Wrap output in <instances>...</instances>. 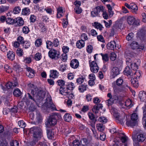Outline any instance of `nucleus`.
I'll list each match as a JSON object with an SVG mask.
<instances>
[{
  "instance_id": "1",
  "label": "nucleus",
  "mask_w": 146,
  "mask_h": 146,
  "mask_svg": "<svg viewBox=\"0 0 146 146\" xmlns=\"http://www.w3.org/2000/svg\"><path fill=\"white\" fill-rule=\"evenodd\" d=\"M30 86L31 87V93H28L26 94L25 97L23 99V101L27 104H29L30 100H32L36 103L42 100L44 98L45 94V92L39 89L33 84H31Z\"/></svg>"
},
{
  "instance_id": "2",
  "label": "nucleus",
  "mask_w": 146,
  "mask_h": 146,
  "mask_svg": "<svg viewBox=\"0 0 146 146\" xmlns=\"http://www.w3.org/2000/svg\"><path fill=\"white\" fill-rule=\"evenodd\" d=\"M61 118V116L58 113H53L48 118L46 125L48 127L54 126L57 123V120Z\"/></svg>"
},
{
  "instance_id": "3",
  "label": "nucleus",
  "mask_w": 146,
  "mask_h": 146,
  "mask_svg": "<svg viewBox=\"0 0 146 146\" xmlns=\"http://www.w3.org/2000/svg\"><path fill=\"white\" fill-rule=\"evenodd\" d=\"M30 132L33 134L34 138L40 139L42 135L41 129L40 128L37 127H33L30 129Z\"/></svg>"
},
{
  "instance_id": "4",
  "label": "nucleus",
  "mask_w": 146,
  "mask_h": 146,
  "mask_svg": "<svg viewBox=\"0 0 146 146\" xmlns=\"http://www.w3.org/2000/svg\"><path fill=\"white\" fill-rule=\"evenodd\" d=\"M48 55L50 58L52 59L57 60L60 57V53L53 49H52L50 50Z\"/></svg>"
},
{
  "instance_id": "5",
  "label": "nucleus",
  "mask_w": 146,
  "mask_h": 146,
  "mask_svg": "<svg viewBox=\"0 0 146 146\" xmlns=\"http://www.w3.org/2000/svg\"><path fill=\"white\" fill-rule=\"evenodd\" d=\"M46 100V102L44 104V105L47 108L51 109L52 110H56L55 106L53 103L50 97L47 98Z\"/></svg>"
},
{
  "instance_id": "6",
  "label": "nucleus",
  "mask_w": 146,
  "mask_h": 146,
  "mask_svg": "<svg viewBox=\"0 0 146 146\" xmlns=\"http://www.w3.org/2000/svg\"><path fill=\"white\" fill-rule=\"evenodd\" d=\"M104 7L103 6H98L94 8L93 11L91 12V15L93 17L98 16L99 14L101 11H103Z\"/></svg>"
},
{
  "instance_id": "7",
  "label": "nucleus",
  "mask_w": 146,
  "mask_h": 146,
  "mask_svg": "<svg viewBox=\"0 0 146 146\" xmlns=\"http://www.w3.org/2000/svg\"><path fill=\"white\" fill-rule=\"evenodd\" d=\"M127 23L130 25H139V22L136 20L133 16H129L127 17Z\"/></svg>"
},
{
  "instance_id": "8",
  "label": "nucleus",
  "mask_w": 146,
  "mask_h": 146,
  "mask_svg": "<svg viewBox=\"0 0 146 146\" xmlns=\"http://www.w3.org/2000/svg\"><path fill=\"white\" fill-rule=\"evenodd\" d=\"M117 137L119 138L122 143H125L127 141L128 138L123 133H116Z\"/></svg>"
},
{
  "instance_id": "9",
  "label": "nucleus",
  "mask_w": 146,
  "mask_h": 146,
  "mask_svg": "<svg viewBox=\"0 0 146 146\" xmlns=\"http://www.w3.org/2000/svg\"><path fill=\"white\" fill-rule=\"evenodd\" d=\"M14 24L16 26H22L24 23V21L21 17H18L14 19Z\"/></svg>"
},
{
  "instance_id": "10",
  "label": "nucleus",
  "mask_w": 146,
  "mask_h": 146,
  "mask_svg": "<svg viewBox=\"0 0 146 146\" xmlns=\"http://www.w3.org/2000/svg\"><path fill=\"white\" fill-rule=\"evenodd\" d=\"M119 70L118 68L116 67H113L111 70V77L112 78H114L117 75L119 74Z\"/></svg>"
},
{
  "instance_id": "11",
  "label": "nucleus",
  "mask_w": 146,
  "mask_h": 146,
  "mask_svg": "<svg viewBox=\"0 0 146 146\" xmlns=\"http://www.w3.org/2000/svg\"><path fill=\"white\" fill-rule=\"evenodd\" d=\"M26 69L27 71L26 75L30 78H33L35 75L34 71L30 67H27Z\"/></svg>"
},
{
  "instance_id": "12",
  "label": "nucleus",
  "mask_w": 146,
  "mask_h": 146,
  "mask_svg": "<svg viewBox=\"0 0 146 146\" xmlns=\"http://www.w3.org/2000/svg\"><path fill=\"white\" fill-rule=\"evenodd\" d=\"M79 63L78 60L76 59L72 60L70 64V66L73 68H76L79 66Z\"/></svg>"
},
{
  "instance_id": "13",
  "label": "nucleus",
  "mask_w": 146,
  "mask_h": 146,
  "mask_svg": "<svg viewBox=\"0 0 146 146\" xmlns=\"http://www.w3.org/2000/svg\"><path fill=\"white\" fill-rule=\"evenodd\" d=\"M115 42L114 40L108 43L107 46V49L110 50H114L116 47Z\"/></svg>"
},
{
  "instance_id": "14",
  "label": "nucleus",
  "mask_w": 146,
  "mask_h": 146,
  "mask_svg": "<svg viewBox=\"0 0 146 146\" xmlns=\"http://www.w3.org/2000/svg\"><path fill=\"white\" fill-rule=\"evenodd\" d=\"M139 98L141 101H144L146 100V93L144 91H141L139 92Z\"/></svg>"
},
{
  "instance_id": "15",
  "label": "nucleus",
  "mask_w": 146,
  "mask_h": 146,
  "mask_svg": "<svg viewBox=\"0 0 146 146\" xmlns=\"http://www.w3.org/2000/svg\"><path fill=\"white\" fill-rule=\"evenodd\" d=\"M85 42L82 39L78 41L76 43V46L77 48L80 49L81 48L84 46Z\"/></svg>"
},
{
  "instance_id": "16",
  "label": "nucleus",
  "mask_w": 146,
  "mask_h": 146,
  "mask_svg": "<svg viewBox=\"0 0 146 146\" xmlns=\"http://www.w3.org/2000/svg\"><path fill=\"white\" fill-rule=\"evenodd\" d=\"M60 94L65 96H66L67 94H68V93H70L69 92H68V90L66 88H65L63 87H60Z\"/></svg>"
},
{
  "instance_id": "17",
  "label": "nucleus",
  "mask_w": 146,
  "mask_h": 146,
  "mask_svg": "<svg viewBox=\"0 0 146 146\" xmlns=\"http://www.w3.org/2000/svg\"><path fill=\"white\" fill-rule=\"evenodd\" d=\"M116 119L118 120V121L121 124H123L125 121V115L123 117H121L119 115L115 116Z\"/></svg>"
},
{
  "instance_id": "18",
  "label": "nucleus",
  "mask_w": 146,
  "mask_h": 146,
  "mask_svg": "<svg viewBox=\"0 0 146 146\" xmlns=\"http://www.w3.org/2000/svg\"><path fill=\"white\" fill-rule=\"evenodd\" d=\"M124 72L125 74L127 76L133 75L132 70L130 69L129 66H126L125 68Z\"/></svg>"
},
{
  "instance_id": "19",
  "label": "nucleus",
  "mask_w": 146,
  "mask_h": 146,
  "mask_svg": "<svg viewBox=\"0 0 146 146\" xmlns=\"http://www.w3.org/2000/svg\"><path fill=\"white\" fill-rule=\"evenodd\" d=\"M131 82L132 85L135 88H137L139 84L138 80L137 78L131 79Z\"/></svg>"
},
{
  "instance_id": "20",
  "label": "nucleus",
  "mask_w": 146,
  "mask_h": 146,
  "mask_svg": "<svg viewBox=\"0 0 146 146\" xmlns=\"http://www.w3.org/2000/svg\"><path fill=\"white\" fill-rule=\"evenodd\" d=\"M58 74V72L55 70H50V77L53 78H57Z\"/></svg>"
},
{
  "instance_id": "21",
  "label": "nucleus",
  "mask_w": 146,
  "mask_h": 146,
  "mask_svg": "<svg viewBox=\"0 0 146 146\" xmlns=\"http://www.w3.org/2000/svg\"><path fill=\"white\" fill-rule=\"evenodd\" d=\"M15 53L12 51H9L7 54L8 58L11 60L15 59Z\"/></svg>"
},
{
  "instance_id": "22",
  "label": "nucleus",
  "mask_w": 146,
  "mask_h": 146,
  "mask_svg": "<svg viewBox=\"0 0 146 146\" xmlns=\"http://www.w3.org/2000/svg\"><path fill=\"white\" fill-rule=\"evenodd\" d=\"M87 86V85L84 83L79 86L78 90L80 92H83L86 90Z\"/></svg>"
},
{
  "instance_id": "23",
  "label": "nucleus",
  "mask_w": 146,
  "mask_h": 146,
  "mask_svg": "<svg viewBox=\"0 0 146 146\" xmlns=\"http://www.w3.org/2000/svg\"><path fill=\"white\" fill-rule=\"evenodd\" d=\"M137 123V121H133V120H131L129 121H127L126 123V125L128 126L133 127L135 126Z\"/></svg>"
},
{
  "instance_id": "24",
  "label": "nucleus",
  "mask_w": 146,
  "mask_h": 146,
  "mask_svg": "<svg viewBox=\"0 0 146 146\" xmlns=\"http://www.w3.org/2000/svg\"><path fill=\"white\" fill-rule=\"evenodd\" d=\"M130 46L133 49H138L139 48V45L137 42L134 41L130 44Z\"/></svg>"
},
{
  "instance_id": "25",
  "label": "nucleus",
  "mask_w": 146,
  "mask_h": 146,
  "mask_svg": "<svg viewBox=\"0 0 146 146\" xmlns=\"http://www.w3.org/2000/svg\"><path fill=\"white\" fill-rule=\"evenodd\" d=\"M88 116L89 119L92 121H94V123H96L97 121L96 118L98 116L95 117L94 114L91 112H89L88 113Z\"/></svg>"
},
{
  "instance_id": "26",
  "label": "nucleus",
  "mask_w": 146,
  "mask_h": 146,
  "mask_svg": "<svg viewBox=\"0 0 146 146\" xmlns=\"http://www.w3.org/2000/svg\"><path fill=\"white\" fill-rule=\"evenodd\" d=\"M137 139L138 141L139 142H143L145 139V136L142 134H140L138 135Z\"/></svg>"
},
{
  "instance_id": "27",
  "label": "nucleus",
  "mask_w": 146,
  "mask_h": 146,
  "mask_svg": "<svg viewBox=\"0 0 146 146\" xmlns=\"http://www.w3.org/2000/svg\"><path fill=\"white\" fill-rule=\"evenodd\" d=\"M64 119L65 121L69 122L72 119V117L69 113H66L64 116Z\"/></svg>"
},
{
  "instance_id": "28",
  "label": "nucleus",
  "mask_w": 146,
  "mask_h": 146,
  "mask_svg": "<svg viewBox=\"0 0 146 146\" xmlns=\"http://www.w3.org/2000/svg\"><path fill=\"white\" fill-rule=\"evenodd\" d=\"M134 35L132 33H130L126 36V40L128 41H131L133 40Z\"/></svg>"
},
{
  "instance_id": "29",
  "label": "nucleus",
  "mask_w": 146,
  "mask_h": 146,
  "mask_svg": "<svg viewBox=\"0 0 146 146\" xmlns=\"http://www.w3.org/2000/svg\"><path fill=\"white\" fill-rule=\"evenodd\" d=\"M93 26H94L95 28L97 29H99L100 31L102 30V28H103L102 25L98 22H94Z\"/></svg>"
},
{
  "instance_id": "30",
  "label": "nucleus",
  "mask_w": 146,
  "mask_h": 146,
  "mask_svg": "<svg viewBox=\"0 0 146 146\" xmlns=\"http://www.w3.org/2000/svg\"><path fill=\"white\" fill-rule=\"evenodd\" d=\"M106 6L108 9L109 16L111 17L112 16L113 14V12L112 11V8L109 4L107 5Z\"/></svg>"
},
{
  "instance_id": "31",
  "label": "nucleus",
  "mask_w": 146,
  "mask_h": 146,
  "mask_svg": "<svg viewBox=\"0 0 146 146\" xmlns=\"http://www.w3.org/2000/svg\"><path fill=\"white\" fill-rule=\"evenodd\" d=\"M96 127L97 130L101 132L103 131L104 129V127L102 123H98L97 124Z\"/></svg>"
},
{
  "instance_id": "32",
  "label": "nucleus",
  "mask_w": 146,
  "mask_h": 146,
  "mask_svg": "<svg viewBox=\"0 0 146 146\" xmlns=\"http://www.w3.org/2000/svg\"><path fill=\"white\" fill-rule=\"evenodd\" d=\"M13 94L16 97L20 96L21 94L20 90L18 88L15 89L14 91Z\"/></svg>"
},
{
  "instance_id": "33",
  "label": "nucleus",
  "mask_w": 146,
  "mask_h": 146,
  "mask_svg": "<svg viewBox=\"0 0 146 146\" xmlns=\"http://www.w3.org/2000/svg\"><path fill=\"white\" fill-rule=\"evenodd\" d=\"M80 145L82 146L87 145L88 144L87 140L86 138H83L81 139L80 141Z\"/></svg>"
},
{
  "instance_id": "34",
  "label": "nucleus",
  "mask_w": 146,
  "mask_h": 146,
  "mask_svg": "<svg viewBox=\"0 0 146 146\" xmlns=\"http://www.w3.org/2000/svg\"><path fill=\"white\" fill-rule=\"evenodd\" d=\"M125 52L127 56L131 57L134 56L135 54V53L130 51V50H127Z\"/></svg>"
},
{
  "instance_id": "35",
  "label": "nucleus",
  "mask_w": 146,
  "mask_h": 146,
  "mask_svg": "<svg viewBox=\"0 0 146 146\" xmlns=\"http://www.w3.org/2000/svg\"><path fill=\"white\" fill-rule=\"evenodd\" d=\"M30 13V9L28 8H25L22 10V14L25 15L29 14Z\"/></svg>"
},
{
  "instance_id": "36",
  "label": "nucleus",
  "mask_w": 146,
  "mask_h": 146,
  "mask_svg": "<svg viewBox=\"0 0 146 146\" xmlns=\"http://www.w3.org/2000/svg\"><path fill=\"white\" fill-rule=\"evenodd\" d=\"M85 78L81 76L77 79L76 81L78 84H80L84 82Z\"/></svg>"
},
{
  "instance_id": "37",
  "label": "nucleus",
  "mask_w": 146,
  "mask_h": 146,
  "mask_svg": "<svg viewBox=\"0 0 146 146\" xmlns=\"http://www.w3.org/2000/svg\"><path fill=\"white\" fill-rule=\"evenodd\" d=\"M101 54L102 56L103 60L105 62H107L109 60V55L108 54H104L101 53Z\"/></svg>"
},
{
  "instance_id": "38",
  "label": "nucleus",
  "mask_w": 146,
  "mask_h": 146,
  "mask_svg": "<svg viewBox=\"0 0 146 146\" xmlns=\"http://www.w3.org/2000/svg\"><path fill=\"white\" fill-rule=\"evenodd\" d=\"M125 105L126 107L129 108L132 106L133 105L132 104L131 100L129 99L127 100L125 102Z\"/></svg>"
},
{
  "instance_id": "39",
  "label": "nucleus",
  "mask_w": 146,
  "mask_h": 146,
  "mask_svg": "<svg viewBox=\"0 0 146 146\" xmlns=\"http://www.w3.org/2000/svg\"><path fill=\"white\" fill-rule=\"evenodd\" d=\"M126 62L127 66L129 67L133 64V62L132 61V59L128 57L126 58Z\"/></svg>"
},
{
  "instance_id": "40",
  "label": "nucleus",
  "mask_w": 146,
  "mask_h": 146,
  "mask_svg": "<svg viewBox=\"0 0 146 146\" xmlns=\"http://www.w3.org/2000/svg\"><path fill=\"white\" fill-rule=\"evenodd\" d=\"M9 8V7L7 6H2L0 7V11L1 12H3L8 10Z\"/></svg>"
},
{
  "instance_id": "41",
  "label": "nucleus",
  "mask_w": 146,
  "mask_h": 146,
  "mask_svg": "<svg viewBox=\"0 0 146 146\" xmlns=\"http://www.w3.org/2000/svg\"><path fill=\"white\" fill-rule=\"evenodd\" d=\"M6 21L7 24H13L15 22L14 19H13L10 17H8L6 19Z\"/></svg>"
},
{
  "instance_id": "42",
  "label": "nucleus",
  "mask_w": 146,
  "mask_h": 146,
  "mask_svg": "<svg viewBox=\"0 0 146 146\" xmlns=\"http://www.w3.org/2000/svg\"><path fill=\"white\" fill-rule=\"evenodd\" d=\"M41 57V54L39 52H37L35 55L34 59L35 60L38 61L40 60Z\"/></svg>"
},
{
  "instance_id": "43",
  "label": "nucleus",
  "mask_w": 146,
  "mask_h": 146,
  "mask_svg": "<svg viewBox=\"0 0 146 146\" xmlns=\"http://www.w3.org/2000/svg\"><path fill=\"white\" fill-rule=\"evenodd\" d=\"M47 134L48 137L49 138L52 139L54 138V134L52 131L50 130L47 131Z\"/></svg>"
},
{
  "instance_id": "44",
  "label": "nucleus",
  "mask_w": 146,
  "mask_h": 146,
  "mask_svg": "<svg viewBox=\"0 0 146 146\" xmlns=\"http://www.w3.org/2000/svg\"><path fill=\"white\" fill-rule=\"evenodd\" d=\"M4 68L6 72L8 73H11L12 72V71L11 69L8 64H5V65Z\"/></svg>"
},
{
  "instance_id": "45",
  "label": "nucleus",
  "mask_w": 146,
  "mask_h": 146,
  "mask_svg": "<svg viewBox=\"0 0 146 146\" xmlns=\"http://www.w3.org/2000/svg\"><path fill=\"white\" fill-rule=\"evenodd\" d=\"M131 9L133 11V12L136 13V11L138 10V7L137 5L134 3H131Z\"/></svg>"
},
{
  "instance_id": "46",
  "label": "nucleus",
  "mask_w": 146,
  "mask_h": 146,
  "mask_svg": "<svg viewBox=\"0 0 146 146\" xmlns=\"http://www.w3.org/2000/svg\"><path fill=\"white\" fill-rule=\"evenodd\" d=\"M13 81L11 82V83L12 84V87L13 88L14 87L18 86L19 85L17 80L16 78H14L13 79Z\"/></svg>"
},
{
  "instance_id": "47",
  "label": "nucleus",
  "mask_w": 146,
  "mask_h": 146,
  "mask_svg": "<svg viewBox=\"0 0 146 146\" xmlns=\"http://www.w3.org/2000/svg\"><path fill=\"white\" fill-rule=\"evenodd\" d=\"M59 58H60L62 61L64 62L67 59V55L65 53H63L60 56V57Z\"/></svg>"
},
{
  "instance_id": "48",
  "label": "nucleus",
  "mask_w": 146,
  "mask_h": 146,
  "mask_svg": "<svg viewBox=\"0 0 146 146\" xmlns=\"http://www.w3.org/2000/svg\"><path fill=\"white\" fill-rule=\"evenodd\" d=\"M21 8L19 6L15 7L13 9V12L14 14H18L20 12Z\"/></svg>"
},
{
  "instance_id": "49",
  "label": "nucleus",
  "mask_w": 146,
  "mask_h": 146,
  "mask_svg": "<svg viewBox=\"0 0 146 146\" xmlns=\"http://www.w3.org/2000/svg\"><path fill=\"white\" fill-rule=\"evenodd\" d=\"M46 47L47 48L50 49L53 45V42L49 40H47L46 41Z\"/></svg>"
},
{
  "instance_id": "50",
  "label": "nucleus",
  "mask_w": 146,
  "mask_h": 146,
  "mask_svg": "<svg viewBox=\"0 0 146 146\" xmlns=\"http://www.w3.org/2000/svg\"><path fill=\"white\" fill-rule=\"evenodd\" d=\"M123 80L120 78L117 79L116 81V84L118 86H121L123 84Z\"/></svg>"
},
{
  "instance_id": "51",
  "label": "nucleus",
  "mask_w": 146,
  "mask_h": 146,
  "mask_svg": "<svg viewBox=\"0 0 146 146\" xmlns=\"http://www.w3.org/2000/svg\"><path fill=\"white\" fill-rule=\"evenodd\" d=\"M42 41L41 39H37L35 41V44L36 47L40 46L42 44Z\"/></svg>"
},
{
  "instance_id": "52",
  "label": "nucleus",
  "mask_w": 146,
  "mask_h": 146,
  "mask_svg": "<svg viewBox=\"0 0 146 146\" xmlns=\"http://www.w3.org/2000/svg\"><path fill=\"white\" fill-rule=\"evenodd\" d=\"M17 41L20 44H22L24 43V38L21 36H19L17 38Z\"/></svg>"
},
{
  "instance_id": "53",
  "label": "nucleus",
  "mask_w": 146,
  "mask_h": 146,
  "mask_svg": "<svg viewBox=\"0 0 146 146\" xmlns=\"http://www.w3.org/2000/svg\"><path fill=\"white\" fill-rule=\"evenodd\" d=\"M18 124L20 127L24 128L25 127V123L23 121H20L18 122Z\"/></svg>"
},
{
  "instance_id": "54",
  "label": "nucleus",
  "mask_w": 146,
  "mask_h": 146,
  "mask_svg": "<svg viewBox=\"0 0 146 146\" xmlns=\"http://www.w3.org/2000/svg\"><path fill=\"white\" fill-rule=\"evenodd\" d=\"M90 70L92 72L96 73L98 72L99 69V68L98 66H97L94 67H92L91 68H90Z\"/></svg>"
},
{
  "instance_id": "55",
  "label": "nucleus",
  "mask_w": 146,
  "mask_h": 146,
  "mask_svg": "<svg viewBox=\"0 0 146 146\" xmlns=\"http://www.w3.org/2000/svg\"><path fill=\"white\" fill-rule=\"evenodd\" d=\"M74 87V84L72 83H71L68 85H67L66 88L68 90H73Z\"/></svg>"
},
{
  "instance_id": "56",
  "label": "nucleus",
  "mask_w": 146,
  "mask_h": 146,
  "mask_svg": "<svg viewBox=\"0 0 146 146\" xmlns=\"http://www.w3.org/2000/svg\"><path fill=\"white\" fill-rule=\"evenodd\" d=\"M131 119L137 121V120L138 118V116L137 114L135 113H133L131 115Z\"/></svg>"
},
{
  "instance_id": "57",
  "label": "nucleus",
  "mask_w": 146,
  "mask_h": 146,
  "mask_svg": "<svg viewBox=\"0 0 146 146\" xmlns=\"http://www.w3.org/2000/svg\"><path fill=\"white\" fill-rule=\"evenodd\" d=\"M58 85L60 86V87H62L65 85V82L62 80H58L57 81Z\"/></svg>"
},
{
  "instance_id": "58",
  "label": "nucleus",
  "mask_w": 146,
  "mask_h": 146,
  "mask_svg": "<svg viewBox=\"0 0 146 146\" xmlns=\"http://www.w3.org/2000/svg\"><path fill=\"white\" fill-rule=\"evenodd\" d=\"M74 11L77 14H80L82 12V10L80 7H76L74 9Z\"/></svg>"
},
{
  "instance_id": "59",
  "label": "nucleus",
  "mask_w": 146,
  "mask_h": 146,
  "mask_svg": "<svg viewBox=\"0 0 146 146\" xmlns=\"http://www.w3.org/2000/svg\"><path fill=\"white\" fill-rule=\"evenodd\" d=\"M89 65L90 68L98 66L96 62L95 61H93L90 62V61H89Z\"/></svg>"
},
{
  "instance_id": "60",
  "label": "nucleus",
  "mask_w": 146,
  "mask_h": 146,
  "mask_svg": "<svg viewBox=\"0 0 146 146\" xmlns=\"http://www.w3.org/2000/svg\"><path fill=\"white\" fill-rule=\"evenodd\" d=\"M12 134L9 131H5L4 133L3 136L5 137L8 138L12 135Z\"/></svg>"
},
{
  "instance_id": "61",
  "label": "nucleus",
  "mask_w": 146,
  "mask_h": 146,
  "mask_svg": "<svg viewBox=\"0 0 146 146\" xmlns=\"http://www.w3.org/2000/svg\"><path fill=\"white\" fill-rule=\"evenodd\" d=\"M23 32L25 34H28L29 31V28L27 26L24 27L22 29Z\"/></svg>"
},
{
  "instance_id": "62",
  "label": "nucleus",
  "mask_w": 146,
  "mask_h": 146,
  "mask_svg": "<svg viewBox=\"0 0 146 146\" xmlns=\"http://www.w3.org/2000/svg\"><path fill=\"white\" fill-rule=\"evenodd\" d=\"M17 53L19 56H22L23 54V50L20 48H18L17 50Z\"/></svg>"
},
{
  "instance_id": "63",
  "label": "nucleus",
  "mask_w": 146,
  "mask_h": 146,
  "mask_svg": "<svg viewBox=\"0 0 146 146\" xmlns=\"http://www.w3.org/2000/svg\"><path fill=\"white\" fill-rule=\"evenodd\" d=\"M11 146H19V143L16 140H13L11 143Z\"/></svg>"
},
{
  "instance_id": "64",
  "label": "nucleus",
  "mask_w": 146,
  "mask_h": 146,
  "mask_svg": "<svg viewBox=\"0 0 146 146\" xmlns=\"http://www.w3.org/2000/svg\"><path fill=\"white\" fill-rule=\"evenodd\" d=\"M116 55L115 53L112 52L111 53L110 56V60L112 61L115 60L116 59Z\"/></svg>"
}]
</instances>
